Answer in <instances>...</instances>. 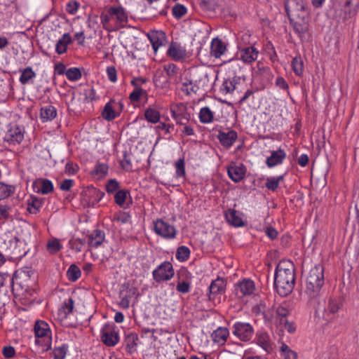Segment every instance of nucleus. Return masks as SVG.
Here are the masks:
<instances>
[{"label": "nucleus", "instance_id": "nucleus-1", "mask_svg": "<svg viewBox=\"0 0 359 359\" xmlns=\"http://www.w3.org/2000/svg\"><path fill=\"white\" fill-rule=\"evenodd\" d=\"M295 283L294 268L290 261H282L277 265L274 286L277 292L282 297L290 294L294 288Z\"/></svg>", "mask_w": 359, "mask_h": 359}, {"label": "nucleus", "instance_id": "nucleus-2", "mask_svg": "<svg viewBox=\"0 0 359 359\" xmlns=\"http://www.w3.org/2000/svg\"><path fill=\"white\" fill-rule=\"evenodd\" d=\"M323 285L324 268L323 265L317 264L311 269L306 278L305 293L311 302H317Z\"/></svg>", "mask_w": 359, "mask_h": 359}, {"label": "nucleus", "instance_id": "nucleus-3", "mask_svg": "<svg viewBox=\"0 0 359 359\" xmlns=\"http://www.w3.org/2000/svg\"><path fill=\"white\" fill-rule=\"evenodd\" d=\"M35 342L43 347V351H47L51 346V331L49 325L44 321L39 320L34 325Z\"/></svg>", "mask_w": 359, "mask_h": 359}, {"label": "nucleus", "instance_id": "nucleus-4", "mask_svg": "<svg viewBox=\"0 0 359 359\" xmlns=\"http://www.w3.org/2000/svg\"><path fill=\"white\" fill-rule=\"evenodd\" d=\"M285 11L290 20H301L308 16L304 0H286Z\"/></svg>", "mask_w": 359, "mask_h": 359}, {"label": "nucleus", "instance_id": "nucleus-5", "mask_svg": "<svg viewBox=\"0 0 359 359\" xmlns=\"http://www.w3.org/2000/svg\"><path fill=\"white\" fill-rule=\"evenodd\" d=\"M232 334L243 341H249L254 335V329L248 323L236 322L231 327Z\"/></svg>", "mask_w": 359, "mask_h": 359}, {"label": "nucleus", "instance_id": "nucleus-6", "mask_svg": "<svg viewBox=\"0 0 359 359\" xmlns=\"http://www.w3.org/2000/svg\"><path fill=\"white\" fill-rule=\"evenodd\" d=\"M109 15L114 21V29L124 27L128 21V13L121 6H111L109 8Z\"/></svg>", "mask_w": 359, "mask_h": 359}, {"label": "nucleus", "instance_id": "nucleus-7", "mask_svg": "<svg viewBox=\"0 0 359 359\" xmlns=\"http://www.w3.org/2000/svg\"><path fill=\"white\" fill-rule=\"evenodd\" d=\"M154 229L156 234L167 239L174 238L177 231L175 228L162 219L154 222Z\"/></svg>", "mask_w": 359, "mask_h": 359}, {"label": "nucleus", "instance_id": "nucleus-8", "mask_svg": "<svg viewBox=\"0 0 359 359\" xmlns=\"http://www.w3.org/2000/svg\"><path fill=\"white\" fill-rule=\"evenodd\" d=\"M173 276L172 265L169 262H164L153 271V277L156 282L170 280Z\"/></svg>", "mask_w": 359, "mask_h": 359}, {"label": "nucleus", "instance_id": "nucleus-9", "mask_svg": "<svg viewBox=\"0 0 359 359\" xmlns=\"http://www.w3.org/2000/svg\"><path fill=\"white\" fill-rule=\"evenodd\" d=\"M118 334L114 325L106 324L101 330V340L107 346H114L118 342Z\"/></svg>", "mask_w": 359, "mask_h": 359}, {"label": "nucleus", "instance_id": "nucleus-10", "mask_svg": "<svg viewBox=\"0 0 359 359\" xmlns=\"http://www.w3.org/2000/svg\"><path fill=\"white\" fill-rule=\"evenodd\" d=\"M359 10V0H346L342 8L341 20L346 22L355 16Z\"/></svg>", "mask_w": 359, "mask_h": 359}, {"label": "nucleus", "instance_id": "nucleus-11", "mask_svg": "<svg viewBox=\"0 0 359 359\" xmlns=\"http://www.w3.org/2000/svg\"><path fill=\"white\" fill-rule=\"evenodd\" d=\"M255 290V284L251 280H243L236 285L235 291L238 297L250 295Z\"/></svg>", "mask_w": 359, "mask_h": 359}, {"label": "nucleus", "instance_id": "nucleus-12", "mask_svg": "<svg viewBox=\"0 0 359 359\" xmlns=\"http://www.w3.org/2000/svg\"><path fill=\"white\" fill-rule=\"evenodd\" d=\"M239 58L245 63H251L257 58L259 52L252 46L239 49Z\"/></svg>", "mask_w": 359, "mask_h": 359}, {"label": "nucleus", "instance_id": "nucleus-13", "mask_svg": "<svg viewBox=\"0 0 359 359\" xmlns=\"http://www.w3.org/2000/svg\"><path fill=\"white\" fill-rule=\"evenodd\" d=\"M256 343L266 352L269 353L273 348V343L269 334L265 332H260L257 334Z\"/></svg>", "mask_w": 359, "mask_h": 359}, {"label": "nucleus", "instance_id": "nucleus-14", "mask_svg": "<svg viewBox=\"0 0 359 359\" xmlns=\"http://www.w3.org/2000/svg\"><path fill=\"white\" fill-rule=\"evenodd\" d=\"M167 54L175 61L182 60L187 56L185 48L176 43H172L170 44Z\"/></svg>", "mask_w": 359, "mask_h": 359}, {"label": "nucleus", "instance_id": "nucleus-15", "mask_svg": "<svg viewBox=\"0 0 359 359\" xmlns=\"http://www.w3.org/2000/svg\"><path fill=\"white\" fill-rule=\"evenodd\" d=\"M226 282L223 278H218L213 280L209 287V299L212 300L215 296L224 292Z\"/></svg>", "mask_w": 359, "mask_h": 359}, {"label": "nucleus", "instance_id": "nucleus-16", "mask_svg": "<svg viewBox=\"0 0 359 359\" xmlns=\"http://www.w3.org/2000/svg\"><path fill=\"white\" fill-rule=\"evenodd\" d=\"M237 137V133L234 130H229L226 133L220 131L218 134V139L221 144L227 148L233 145Z\"/></svg>", "mask_w": 359, "mask_h": 359}, {"label": "nucleus", "instance_id": "nucleus-17", "mask_svg": "<svg viewBox=\"0 0 359 359\" xmlns=\"http://www.w3.org/2000/svg\"><path fill=\"white\" fill-rule=\"evenodd\" d=\"M286 157L284 150L279 149L277 151H273L269 157L266 158V163L268 167L272 168L282 163Z\"/></svg>", "mask_w": 359, "mask_h": 359}, {"label": "nucleus", "instance_id": "nucleus-18", "mask_svg": "<svg viewBox=\"0 0 359 359\" xmlns=\"http://www.w3.org/2000/svg\"><path fill=\"white\" fill-rule=\"evenodd\" d=\"M229 336V329L223 327H219L211 334L212 341L219 345H224L226 341Z\"/></svg>", "mask_w": 359, "mask_h": 359}, {"label": "nucleus", "instance_id": "nucleus-19", "mask_svg": "<svg viewBox=\"0 0 359 359\" xmlns=\"http://www.w3.org/2000/svg\"><path fill=\"white\" fill-rule=\"evenodd\" d=\"M226 50L224 43L219 39H213L210 46V55L215 58H219Z\"/></svg>", "mask_w": 359, "mask_h": 359}, {"label": "nucleus", "instance_id": "nucleus-20", "mask_svg": "<svg viewBox=\"0 0 359 359\" xmlns=\"http://www.w3.org/2000/svg\"><path fill=\"white\" fill-rule=\"evenodd\" d=\"M148 37L155 52H156L158 48L163 46L165 41V33L161 31L151 32L148 34Z\"/></svg>", "mask_w": 359, "mask_h": 359}, {"label": "nucleus", "instance_id": "nucleus-21", "mask_svg": "<svg viewBox=\"0 0 359 359\" xmlns=\"http://www.w3.org/2000/svg\"><path fill=\"white\" fill-rule=\"evenodd\" d=\"M225 218L230 224L234 226H243L245 224L240 213L233 209H229L225 212Z\"/></svg>", "mask_w": 359, "mask_h": 359}, {"label": "nucleus", "instance_id": "nucleus-22", "mask_svg": "<svg viewBox=\"0 0 359 359\" xmlns=\"http://www.w3.org/2000/svg\"><path fill=\"white\" fill-rule=\"evenodd\" d=\"M245 170L242 165H231L228 168V175L235 182H238L244 178Z\"/></svg>", "mask_w": 359, "mask_h": 359}, {"label": "nucleus", "instance_id": "nucleus-23", "mask_svg": "<svg viewBox=\"0 0 359 359\" xmlns=\"http://www.w3.org/2000/svg\"><path fill=\"white\" fill-rule=\"evenodd\" d=\"M88 243L90 247L97 248L104 240V233L103 231L96 229L88 236Z\"/></svg>", "mask_w": 359, "mask_h": 359}, {"label": "nucleus", "instance_id": "nucleus-24", "mask_svg": "<svg viewBox=\"0 0 359 359\" xmlns=\"http://www.w3.org/2000/svg\"><path fill=\"white\" fill-rule=\"evenodd\" d=\"M72 42V36L69 33L62 35L55 46V51L57 54L62 55L67 51V46Z\"/></svg>", "mask_w": 359, "mask_h": 359}, {"label": "nucleus", "instance_id": "nucleus-25", "mask_svg": "<svg viewBox=\"0 0 359 359\" xmlns=\"http://www.w3.org/2000/svg\"><path fill=\"white\" fill-rule=\"evenodd\" d=\"M57 116V110L52 105H47L41 108L40 117L43 122L52 121Z\"/></svg>", "mask_w": 359, "mask_h": 359}, {"label": "nucleus", "instance_id": "nucleus-26", "mask_svg": "<svg viewBox=\"0 0 359 359\" xmlns=\"http://www.w3.org/2000/svg\"><path fill=\"white\" fill-rule=\"evenodd\" d=\"M135 290L126 289L120 292L121 301L119 305L123 309H128L130 306L132 298L134 297Z\"/></svg>", "mask_w": 359, "mask_h": 359}, {"label": "nucleus", "instance_id": "nucleus-27", "mask_svg": "<svg viewBox=\"0 0 359 359\" xmlns=\"http://www.w3.org/2000/svg\"><path fill=\"white\" fill-rule=\"evenodd\" d=\"M7 135L8 140L13 142L20 143L24 138V134L18 127L11 128Z\"/></svg>", "mask_w": 359, "mask_h": 359}, {"label": "nucleus", "instance_id": "nucleus-28", "mask_svg": "<svg viewBox=\"0 0 359 359\" xmlns=\"http://www.w3.org/2000/svg\"><path fill=\"white\" fill-rule=\"evenodd\" d=\"M290 313V311L283 305H279L276 309V320L278 324L287 320V317Z\"/></svg>", "mask_w": 359, "mask_h": 359}, {"label": "nucleus", "instance_id": "nucleus-29", "mask_svg": "<svg viewBox=\"0 0 359 359\" xmlns=\"http://www.w3.org/2000/svg\"><path fill=\"white\" fill-rule=\"evenodd\" d=\"M42 202L36 197H31L27 201V211L31 214H36L41 207Z\"/></svg>", "mask_w": 359, "mask_h": 359}, {"label": "nucleus", "instance_id": "nucleus-30", "mask_svg": "<svg viewBox=\"0 0 359 359\" xmlns=\"http://www.w3.org/2000/svg\"><path fill=\"white\" fill-rule=\"evenodd\" d=\"M214 115L212 111L210 109L209 107H203L199 113V118L201 122L203 123H211L213 120Z\"/></svg>", "mask_w": 359, "mask_h": 359}, {"label": "nucleus", "instance_id": "nucleus-31", "mask_svg": "<svg viewBox=\"0 0 359 359\" xmlns=\"http://www.w3.org/2000/svg\"><path fill=\"white\" fill-rule=\"evenodd\" d=\"M145 118L151 123H156L159 121L160 119V114L159 112L151 108H149L145 110L144 112Z\"/></svg>", "mask_w": 359, "mask_h": 359}, {"label": "nucleus", "instance_id": "nucleus-32", "mask_svg": "<svg viewBox=\"0 0 359 359\" xmlns=\"http://www.w3.org/2000/svg\"><path fill=\"white\" fill-rule=\"evenodd\" d=\"M283 180V175L278 176L277 177H269L266 179L265 186L268 189L274 191L278 189L279 183Z\"/></svg>", "mask_w": 359, "mask_h": 359}, {"label": "nucleus", "instance_id": "nucleus-33", "mask_svg": "<svg viewBox=\"0 0 359 359\" xmlns=\"http://www.w3.org/2000/svg\"><path fill=\"white\" fill-rule=\"evenodd\" d=\"M14 191L15 188L13 186L0 182V201L9 197Z\"/></svg>", "mask_w": 359, "mask_h": 359}, {"label": "nucleus", "instance_id": "nucleus-34", "mask_svg": "<svg viewBox=\"0 0 359 359\" xmlns=\"http://www.w3.org/2000/svg\"><path fill=\"white\" fill-rule=\"evenodd\" d=\"M138 336L135 333H130L127 335L126 339V346L129 352H133L135 350L137 344Z\"/></svg>", "mask_w": 359, "mask_h": 359}, {"label": "nucleus", "instance_id": "nucleus-35", "mask_svg": "<svg viewBox=\"0 0 359 359\" xmlns=\"http://www.w3.org/2000/svg\"><path fill=\"white\" fill-rule=\"evenodd\" d=\"M67 276L69 280L74 282L81 276V270L75 264H72L67 272Z\"/></svg>", "mask_w": 359, "mask_h": 359}, {"label": "nucleus", "instance_id": "nucleus-36", "mask_svg": "<svg viewBox=\"0 0 359 359\" xmlns=\"http://www.w3.org/2000/svg\"><path fill=\"white\" fill-rule=\"evenodd\" d=\"M238 47L242 48L250 45V34L248 32L240 33L237 37Z\"/></svg>", "mask_w": 359, "mask_h": 359}, {"label": "nucleus", "instance_id": "nucleus-37", "mask_svg": "<svg viewBox=\"0 0 359 359\" xmlns=\"http://www.w3.org/2000/svg\"><path fill=\"white\" fill-rule=\"evenodd\" d=\"M36 74L35 72L32 69L31 67H28L25 68L20 77V81L22 84H26L29 82V81L34 77H35Z\"/></svg>", "mask_w": 359, "mask_h": 359}, {"label": "nucleus", "instance_id": "nucleus-38", "mask_svg": "<svg viewBox=\"0 0 359 359\" xmlns=\"http://www.w3.org/2000/svg\"><path fill=\"white\" fill-rule=\"evenodd\" d=\"M294 23V29L299 34H304L308 29V26L305 22V18L301 20H290Z\"/></svg>", "mask_w": 359, "mask_h": 359}, {"label": "nucleus", "instance_id": "nucleus-39", "mask_svg": "<svg viewBox=\"0 0 359 359\" xmlns=\"http://www.w3.org/2000/svg\"><path fill=\"white\" fill-rule=\"evenodd\" d=\"M65 75L69 80L72 81H78L81 78L80 69L76 67L68 69L65 72Z\"/></svg>", "mask_w": 359, "mask_h": 359}, {"label": "nucleus", "instance_id": "nucleus-40", "mask_svg": "<svg viewBox=\"0 0 359 359\" xmlns=\"http://www.w3.org/2000/svg\"><path fill=\"white\" fill-rule=\"evenodd\" d=\"M108 165L105 163H97L94 170L93 171V174L97 176L98 178L104 177L108 172Z\"/></svg>", "mask_w": 359, "mask_h": 359}, {"label": "nucleus", "instance_id": "nucleus-41", "mask_svg": "<svg viewBox=\"0 0 359 359\" xmlns=\"http://www.w3.org/2000/svg\"><path fill=\"white\" fill-rule=\"evenodd\" d=\"M292 66L294 72L297 76H301L303 73L304 64L300 57H296L292 60Z\"/></svg>", "mask_w": 359, "mask_h": 359}, {"label": "nucleus", "instance_id": "nucleus-42", "mask_svg": "<svg viewBox=\"0 0 359 359\" xmlns=\"http://www.w3.org/2000/svg\"><path fill=\"white\" fill-rule=\"evenodd\" d=\"M171 113L177 124L185 125L189 121V115L187 114L178 113L173 109H171Z\"/></svg>", "mask_w": 359, "mask_h": 359}, {"label": "nucleus", "instance_id": "nucleus-43", "mask_svg": "<svg viewBox=\"0 0 359 359\" xmlns=\"http://www.w3.org/2000/svg\"><path fill=\"white\" fill-rule=\"evenodd\" d=\"M187 12V8L180 4H175L172 8V15L176 19L182 18Z\"/></svg>", "mask_w": 359, "mask_h": 359}, {"label": "nucleus", "instance_id": "nucleus-44", "mask_svg": "<svg viewBox=\"0 0 359 359\" xmlns=\"http://www.w3.org/2000/svg\"><path fill=\"white\" fill-rule=\"evenodd\" d=\"M182 91L185 92L187 95L191 93H196L198 90V86L194 83L192 81H187L182 83Z\"/></svg>", "mask_w": 359, "mask_h": 359}, {"label": "nucleus", "instance_id": "nucleus-45", "mask_svg": "<svg viewBox=\"0 0 359 359\" xmlns=\"http://www.w3.org/2000/svg\"><path fill=\"white\" fill-rule=\"evenodd\" d=\"M102 116L104 119L107 121H111L115 118L116 114L114 110L113 109L110 102L106 104L102 111Z\"/></svg>", "mask_w": 359, "mask_h": 359}, {"label": "nucleus", "instance_id": "nucleus-46", "mask_svg": "<svg viewBox=\"0 0 359 359\" xmlns=\"http://www.w3.org/2000/svg\"><path fill=\"white\" fill-rule=\"evenodd\" d=\"M236 79L233 78L232 80L225 81L222 86V90L225 93H231L236 89Z\"/></svg>", "mask_w": 359, "mask_h": 359}, {"label": "nucleus", "instance_id": "nucleus-47", "mask_svg": "<svg viewBox=\"0 0 359 359\" xmlns=\"http://www.w3.org/2000/svg\"><path fill=\"white\" fill-rule=\"evenodd\" d=\"M67 346L64 344L62 346L56 347L52 353L54 359H64L67 354Z\"/></svg>", "mask_w": 359, "mask_h": 359}, {"label": "nucleus", "instance_id": "nucleus-48", "mask_svg": "<svg viewBox=\"0 0 359 359\" xmlns=\"http://www.w3.org/2000/svg\"><path fill=\"white\" fill-rule=\"evenodd\" d=\"M190 255L189 249L186 246H180L177 248L176 258L180 261L187 260Z\"/></svg>", "mask_w": 359, "mask_h": 359}, {"label": "nucleus", "instance_id": "nucleus-49", "mask_svg": "<svg viewBox=\"0 0 359 359\" xmlns=\"http://www.w3.org/2000/svg\"><path fill=\"white\" fill-rule=\"evenodd\" d=\"M280 350L283 353V355L284 356L285 359H297V354L294 351L291 350L288 346L283 344L281 347Z\"/></svg>", "mask_w": 359, "mask_h": 359}, {"label": "nucleus", "instance_id": "nucleus-50", "mask_svg": "<svg viewBox=\"0 0 359 359\" xmlns=\"http://www.w3.org/2000/svg\"><path fill=\"white\" fill-rule=\"evenodd\" d=\"M100 20L104 29L108 31L112 30L110 25V22L112 21V20L111 18H110L109 15V8L106 13H102L101 14Z\"/></svg>", "mask_w": 359, "mask_h": 359}, {"label": "nucleus", "instance_id": "nucleus-51", "mask_svg": "<svg viewBox=\"0 0 359 359\" xmlns=\"http://www.w3.org/2000/svg\"><path fill=\"white\" fill-rule=\"evenodd\" d=\"M340 307L341 304L338 300L335 299H330L329 300L327 308L325 309V311L334 314L339 311Z\"/></svg>", "mask_w": 359, "mask_h": 359}, {"label": "nucleus", "instance_id": "nucleus-52", "mask_svg": "<svg viewBox=\"0 0 359 359\" xmlns=\"http://www.w3.org/2000/svg\"><path fill=\"white\" fill-rule=\"evenodd\" d=\"M128 191L126 190H120L114 196L115 202L120 206H122L126 201Z\"/></svg>", "mask_w": 359, "mask_h": 359}, {"label": "nucleus", "instance_id": "nucleus-53", "mask_svg": "<svg viewBox=\"0 0 359 359\" xmlns=\"http://www.w3.org/2000/svg\"><path fill=\"white\" fill-rule=\"evenodd\" d=\"M47 248L50 253L54 254L60 250L61 244L59 240L55 238L48 243Z\"/></svg>", "mask_w": 359, "mask_h": 359}, {"label": "nucleus", "instance_id": "nucleus-54", "mask_svg": "<svg viewBox=\"0 0 359 359\" xmlns=\"http://www.w3.org/2000/svg\"><path fill=\"white\" fill-rule=\"evenodd\" d=\"M73 309L74 301L72 298H69L64 302L63 306L62 308V311H63L65 318L72 312Z\"/></svg>", "mask_w": 359, "mask_h": 359}, {"label": "nucleus", "instance_id": "nucleus-55", "mask_svg": "<svg viewBox=\"0 0 359 359\" xmlns=\"http://www.w3.org/2000/svg\"><path fill=\"white\" fill-rule=\"evenodd\" d=\"M146 91L140 87L135 88V89L130 93L129 98L131 101L138 102L140 100L141 96L145 94Z\"/></svg>", "mask_w": 359, "mask_h": 359}, {"label": "nucleus", "instance_id": "nucleus-56", "mask_svg": "<svg viewBox=\"0 0 359 359\" xmlns=\"http://www.w3.org/2000/svg\"><path fill=\"white\" fill-rule=\"evenodd\" d=\"M176 175L178 177H184L185 175L184 161L180 158L175 163Z\"/></svg>", "mask_w": 359, "mask_h": 359}, {"label": "nucleus", "instance_id": "nucleus-57", "mask_svg": "<svg viewBox=\"0 0 359 359\" xmlns=\"http://www.w3.org/2000/svg\"><path fill=\"white\" fill-rule=\"evenodd\" d=\"M53 190V183L48 180H43L41 182V192L47 194Z\"/></svg>", "mask_w": 359, "mask_h": 359}, {"label": "nucleus", "instance_id": "nucleus-58", "mask_svg": "<svg viewBox=\"0 0 359 359\" xmlns=\"http://www.w3.org/2000/svg\"><path fill=\"white\" fill-rule=\"evenodd\" d=\"M164 70L170 78L174 77L177 73V66L172 63L164 65Z\"/></svg>", "mask_w": 359, "mask_h": 359}, {"label": "nucleus", "instance_id": "nucleus-59", "mask_svg": "<svg viewBox=\"0 0 359 359\" xmlns=\"http://www.w3.org/2000/svg\"><path fill=\"white\" fill-rule=\"evenodd\" d=\"M79 7V4L77 1H70L67 4L66 11L68 13L74 15L77 12Z\"/></svg>", "mask_w": 359, "mask_h": 359}, {"label": "nucleus", "instance_id": "nucleus-60", "mask_svg": "<svg viewBox=\"0 0 359 359\" xmlns=\"http://www.w3.org/2000/svg\"><path fill=\"white\" fill-rule=\"evenodd\" d=\"M118 188V182L115 180L112 179L109 180L106 184V190L107 193H113Z\"/></svg>", "mask_w": 359, "mask_h": 359}, {"label": "nucleus", "instance_id": "nucleus-61", "mask_svg": "<svg viewBox=\"0 0 359 359\" xmlns=\"http://www.w3.org/2000/svg\"><path fill=\"white\" fill-rule=\"evenodd\" d=\"M282 326L284 329H285L288 332L293 333L296 330V326L293 322H290L288 320H286L281 323L278 324Z\"/></svg>", "mask_w": 359, "mask_h": 359}, {"label": "nucleus", "instance_id": "nucleus-62", "mask_svg": "<svg viewBox=\"0 0 359 359\" xmlns=\"http://www.w3.org/2000/svg\"><path fill=\"white\" fill-rule=\"evenodd\" d=\"M107 76H108V79H109V81H111V82H116V80H117V76H116V68L114 67V66H110V67H108L107 69Z\"/></svg>", "mask_w": 359, "mask_h": 359}, {"label": "nucleus", "instance_id": "nucleus-63", "mask_svg": "<svg viewBox=\"0 0 359 359\" xmlns=\"http://www.w3.org/2000/svg\"><path fill=\"white\" fill-rule=\"evenodd\" d=\"M4 356L6 358H11L14 357L15 351V348L11 346H4L2 350Z\"/></svg>", "mask_w": 359, "mask_h": 359}, {"label": "nucleus", "instance_id": "nucleus-64", "mask_svg": "<svg viewBox=\"0 0 359 359\" xmlns=\"http://www.w3.org/2000/svg\"><path fill=\"white\" fill-rule=\"evenodd\" d=\"M190 285L187 282H180L177 285V290L181 293H187L189 291Z\"/></svg>", "mask_w": 359, "mask_h": 359}]
</instances>
